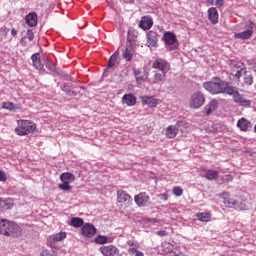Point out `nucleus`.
I'll list each match as a JSON object with an SVG mask.
<instances>
[{"mask_svg": "<svg viewBox=\"0 0 256 256\" xmlns=\"http://www.w3.org/2000/svg\"><path fill=\"white\" fill-rule=\"evenodd\" d=\"M203 87L211 95H227L229 89H231L229 82L222 80L219 77H214L212 81L204 82Z\"/></svg>", "mask_w": 256, "mask_h": 256, "instance_id": "f257e3e1", "label": "nucleus"}, {"mask_svg": "<svg viewBox=\"0 0 256 256\" xmlns=\"http://www.w3.org/2000/svg\"><path fill=\"white\" fill-rule=\"evenodd\" d=\"M21 227L15 222H11L7 219L0 220V235L6 237H21Z\"/></svg>", "mask_w": 256, "mask_h": 256, "instance_id": "f03ea898", "label": "nucleus"}, {"mask_svg": "<svg viewBox=\"0 0 256 256\" xmlns=\"http://www.w3.org/2000/svg\"><path fill=\"white\" fill-rule=\"evenodd\" d=\"M162 41L165 43V48L168 51H175L179 49V41L177 40V36L173 32H165L162 36Z\"/></svg>", "mask_w": 256, "mask_h": 256, "instance_id": "7ed1b4c3", "label": "nucleus"}, {"mask_svg": "<svg viewBox=\"0 0 256 256\" xmlns=\"http://www.w3.org/2000/svg\"><path fill=\"white\" fill-rule=\"evenodd\" d=\"M37 125L29 120H22L19 123V127L15 129L17 135H29V133H35Z\"/></svg>", "mask_w": 256, "mask_h": 256, "instance_id": "20e7f679", "label": "nucleus"}, {"mask_svg": "<svg viewBox=\"0 0 256 256\" xmlns=\"http://www.w3.org/2000/svg\"><path fill=\"white\" fill-rule=\"evenodd\" d=\"M226 95H230V97H233L234 103H237L238 105H241V107H250L251 106V101L247 100L233 86H230V89H228V92H227Z\"/></svg>", "mask_w": 256, "mask_h": 256, "instance_id": "39448f33", "label": "nucleus"}, {"mask_svg": "<svg viewBox=\"0 0 256 256\" xmlns=\"http://www.w3.org/2000/svg\"><path fill=\"white\" fill-rule=\"evenodd\" d=\"M205 105V94L201 92H194L189 99L190 109H201Z\"/></svg>", "mask_w": 256, "mask_h": 256, "instance_id": "423d86ee", "label": "nucleus"}, {"mask_svg": "<svg viewBox=\"0 0 256 256\" xmlns=\"http://www.w3.org/2000/svg\"><path fill=\"white\" fill-rule=\"evenodd\" d=\"M152 69H156L160 73H168L169 69H171V64L164 58H157L152 63Z\"/></svg>", "mask_w": 256, "mask_h": 256, "instance_id": "0eeeda50", "label": "nucleus"}, {"mask_svg": "<svg viewBox=\"0 0 256 256\" xmlns=\"http://www.w3.org/2000/svg\"><path fill=\"white\" fill-rule=\"evenodd\" d=\"M61 91H63L64 93H66V95H69L70 97H77L78 93H81V89H83V87L79 86V87H75L71 84H67V83H63L60 86Z\"/></svg>", "mask_w": 256, "mask_h": 256, "instance_id": "6e6552de", "label": "nucleus"}, {"mask_svg": "<svg viewBox=\"0 0 256 256\" xmlns=\"http://www.w3.org/2000/svg\"><path fill=\"white\" fill-rule=\"evenodd\" d=\"M134 201L138 207H149V205H151L149 195H147L145 192H141L140 194L136 195L134 197Z\"/></svg>", "mask_w": 256, "mask_h": 256, "instance_id": "1a4fd4ad", "label": "nucleus"}, {"mask_svg": "<svg viewBox=\"0 0 256 256\" xmlns=\"http://www.w3.org/2000/svg\"><path fill=\"white\" fill-rule=\"evenodd\" d=\"M165 77H167V73L154 70L150 83L151 85H161V83H165Z\"/></svg>", "mask_w": 256, "mask_h": 256, "instance_id": "9d476101", "label": "nucleus"}, {"mask_svg": "<svg viewBox=\"0 0 256 256\" xmlns=\"http://www.w3.org/2000/svg\"><path fill=\"white\" fill-rule=\"evenodd\" d=\"M217 109H219V102L217 101V99H212L209 101L208 104L204 106L203 113L204 115L209 117V115H211V113H215Z\"/></svg>", "mask_w": 256, "mask_h": 256, "instance_id": "9b49d317", "label": "nucleus"}, {"mask_svg": "<svg viewBox=\"0 0 256 256\" xmlns=\"http://www.w3.org/2000/svg\"><path fill=\"white\" fill-rule=\"evenodd\" d=\"M81 233L84 237H88L91 239L94 235L97 233V228H95V225L91 223H86L81 228Z\"/></svg>", "mask_w": 256, "mask_h": 256, "instance_id": "f8f14e48", "label": "nucleus"}, {"mask_svg": "<svg viewBox=\"0 0 256 256\" xmlns=\"http://www.w3.org/2000/svg\"><path fill=\"white\" fill-rule=\"evenodd\" d=\"M103 256H116L119 255V248L115 245H107L99 248Z\"/></svg>", "mask_w": 256, "mask_h": 256, "instance_id": "ddd939ff", "label": "nucleus"}, {"mask_svg": "<svg viewBox=\"0 0 256 256\" xmlns=\"http://www.w3.org/2000/svg\"><path fill=\"white\" fill-rule=\"evenodd\" d=\"M224 205L226 207H229L230 209H236L237 211H245V204L235 201L232 198L224 199L223 201Z\"/></svg>", "mask_w": 256, "mask_h": 256, "instance_id": "4468645a", "label": "nucleus"}, {"mask_svg": "<svg viewBox=\"0 0 256 256\" xmlns=\"http://www.w3.org/2000/svg\"><path fill=\"white\" fill-rule=\"evenodd\" d=\"M122 103L127 107H135V105H137V97H135V95H133L132 93L125 94L122 97Z\"/></svg>", "mask_w": 256, "mask_h": 256, "instance_id": "2eb2a0df", "label": "nucleus"}, {"mask_svg": "<svg viewBox=\"0 0 256 256\" xmlns=\"http://www.w3.org/2000/svg\"><path fill=\"white\" fill-rule=\"evenodd\" d=\"M208 19L212 25L219 23V11H217V8L211 7L208 9Z\"/></svg>", "mask_w": 256, "mask_h": 256, "instance_id": "dca6fc26", "label": "nucleus"}, {"mask_svg": "<svg viewBox=\"0 0 256 256\" xmlns=\"http://www.w3.org/2000/svg\"><path fill=\"white\" fill-rule=\"evenodd\" d=\"M139 27L143 29L144 31H148L151 27H153V19L149 16L142 17Z\"/></svg>", "mask_w": 256, "mask_h": 256, "instance_id": "f3484780", "label": "nucleus"}, {"mask_svg": "<svg viewBox=\"0 0 256 256\" xmlns=\"http://www.w3.org/2000/svg\"><path fill=\"white\" fill-rule=\"evenodd\" d=\"M140 99L144 105L148 107H157L159 105V100L149 96H140Z\"/></svg>", "mask_w": 256, "mask_h": 256, "instance_id": "a211bd4d", "label": "nucleus"}, {"mask_svg": "<svg viewBox=\"0 0 256 256\" xmlns=\"http://www.w3.org/2000/svg\"><path fill=\"white\" fill-rule=\"evenodd\" d=\"M147 42L150 47H159L158 40H157V32L150 31L147 33Z\"/></svg>", "mask_w": 256, "mask_h": 256, "instance_id": "6ab92c4d", "label": "nucleus"}, {"mask_svg": "<svg viewBox=\"0 0 256 256\" xmlns=\"http://www.w3.org/2000/svg\"><path fill=\"white\" fill-rule=\"evenodd\" d=\"M133 53V46H131V44H127L125 50L122 53V57L125 59V61L131 62L133 60Z\"/></svg>", "mask_w": 256, "mask_h": 256, "instance_id": "aec40b11", "label": "nucleus"}, {"mask_svg": "<svg viewBox=\"0 0 256 256\" xmlns=\"http://www.w3.org/2000/svg\"><path fill=\"white\" fill-rule=\"evenodd\" d=\"M177 133H179V129L175 125H170L165 130V135L168 139H175Z\"/></svg>", "mask_w": 256, "mask_h": 256, "instance_id": "412c9836", "label": "nucleus"}, {"mask_svg": "<svg viewBox=\"0 0 256 256\" xmlns=\"http://www.w3.org/2000/svg\"><path fill=\"white\" fill-rule=\"evenodd\" d=\"M118 203H130L133 201V198H131V195L125 193L123 190H119L118 192Z\"/></svg>", "mask_w": 256, "mask_h": 256, "instance_id": "4be33fe9", "label": "nucleus"}, {"mask_svg": "<svg viewBox=\"0 0 256 256\" xmlns=\"http://www.w3.org/2000/svg\"><path fill=\"white\" fill-rule=\"evenodd\" d=\"M31 60L33 62V66L35 67V69H37L38 71H42L43 69V63H41V56L39 53L33 54L31 56Z\"/></svg>", "mask_w": 256, "mask_h": 256, "instance_id": "5701e85b", "label": "nucleus"}, {"mask_svg": "<svg viewBox=\"0 0 256 256\" xmlns=\"http://www.w3.org/2000/svg\"><path fill=\"white\" fill-rule=\"evenodd\" d=\"M237 127L240 128V131H249V129H251L252 125L251 122L245 118H241L240 120H238L237 122Z\"/></svg>", "mask_w": 256, "mask_h": 256, "instance_id": "b1692460", "label": "nucleus"}, {"mask_svg": "<svg viewBox=\"0 0 256 256\" xmlns=\"http://www.w3.org/2000/svg\"><path fill=\"white\" fill-rule=\"evenodd\" d=\"M25 21L29 27H36L37 25V13L31 12L25 17Z\"/></svg>", "mask_w": 256, "mask_h": 256, "instance_id": "393cba45", "label": "nucleus"}, {"mask_svg": "<svg viewBox=\"0 0 256 256\" xmlns=\"http://www.w3.org/2000/svg\"><path fill=\"white\" fill-rule=\"evenodd\" d=\"M202 177H205L208 181H216L219 177V172L217 170H206Z\"/></svg>", "mask_w": 256, "mask_h": 256, "instance_id": "a878e982", "label": "nucleus"}, {"mask_svg": "<svg viewBox=\"0 0 256 256\" xmlns=\"http://www.w3.org/2000/svg\"><path fill=\"white\" fill-rule=\"evenodd\" d=\"M253 37V30H245L235 34V39L247 40Z\"/></svg>", "mask_w": 256, "mask_h": 256, "instance_id": "bb28decb", "label": "nucleus"}, {"mask_svg": "<svg viewBox=\"0 0 256 256\" xmlns=\"http://www.w3.org/2000/svg\"><path fill=\"white\" fill-rule=\"evenodd\" d=\"M60 180L62 183H73V181H75V175L71 172H65L60 175Z\"/></svg>", "mask_w": 256, "mask_h": 256, "instance_id": "cd10ccee", "label": "nucleus"}, {"mask_svg": "<svg viewBox=\"0 0 256 256\" xmlns=\"http://www.w3.org/2000/svg\"><path fill=\"white\" fill-rule=\"evenodd\" d=\"M243 81L246 87H251V85H253V73H251V71L244 72Z\"/></svg>", "mask_w": 256, "mask_h": 256, "instance_id": "c85d7f7f", "label": "nucleus"}, {"mask_svg": "<svg viewBox=\"0 0 256 256\" xmlns=\"http://www.w3.org/2000/svg\"><path fill=\"white\" fill-rule=\"evenodd\" d=\"M70 225L72 227H75L76 229H79V227H83V225H85V221L83 220V218L73 217L70 220Z\"/></svg>", "mask_w": 256, "mask_h": 256, "instance_id": "c756f323", "label": "nucleus"}, {"mask_svg": "<svg viewBox=\"0 0 256 256\" xmlns=\"http://www.w3.org/2000/svg\"><path fill=\"white\" fill-rule=\"evenodd\" d=\"M117 57H119V50L110 57L108 62V69H113L117 65Z\"/></svg>", "mask_w": 256, "mask_h": 256, "instance_id": "7c9ffc66", "label": "nucleus"}, {"mask_svg": "<svg viewBox=\"0 0 256 256\" xmlns=\"http://www.w3.org/2000/svg\"><path fill=\"white\" fill-rule=\"evenodd\" d=\"M95 243H97L98 245H105V243H111V240H109L108 236H103V235H98L95 238Z\"/></svg>", "mask_w": 256, "mask_h": 256, "instance_id": "2f4dec72", "label": "nucleus"}, {"mask_svg": "<svg viewBox=\"0 0 256 256\" xmlns=\"http://www.w3.org/2000/svg\"><path fill=\"white\" fill-rule=\"evenodd\" d=\"M0 207H2V209H11V207H13V200L0 199Z\"/></svg>", "mask_w": 256, "mask_h": 256, "instance_id": "473e14b6", "label": "nucleus"}, {"mask_svg": "<svg viewBox=\"0 0 256 256\" xmlns=\"http://www.w3.org/2000/svg\"><path fill=\"white\" fill-rule=\"evenodd\" d=\"M2 109H6L7 111H17V105L13 102H3Z\"/></svg>", "mask_w": 256, "mask_h": 256, "instance_id": "72a5a7b5", "label": "nucleus"}, {"mask_svg": "<svg viewBox=\"0 0 256 256\" xmlns=\"http://www.w3.org/2000/svg\"><path fill=\"white\" fill-rule=\"evenodd\" d=\"M196 217L199 221L207 222L209 219H211V214L207 212H199L196 214Z\"/></svg>", "mask_w": 256, "mask_h": 256, "instance_id": "f704fd0d", "label": "nucleus"}, {"mask_svg": "<svg viewBox=\"0 0 256 256\" xmlns=\"http://www.w3.org/2000/svg\"><path fill=\"white\" fill-rule=\"evenodd\" d=\"M67 238V233L65 232H59V233H56L52 236V239L53 241H63V239H66Z\"/></svg>", "mask_w": 256, "mask_h": 256, "instance_id": "c9c22d12", "label": "nucleus"}, {"mask_svg": "<svg viewBox=\"0 0 256 256\" xmlns=\"http://www.w3.org/2000/svg\"><path fill=\"white\" fill-rule=\"evenodd\" d=\"M129 255H135V256H145V254H143V252L137 250V248H130L128 250Z\"/></svg>", "mask_w": 256, "mask_h": 256, "instance_id": "e433bc0d", "label": "nucleus"}, {"mask_svg": "<svg viewBox=\"0 0 256 256\" xmlns=\"http://www.w3.org/2000/svg\"><path fill=\"white\" fill-rule=\"evenodd\" d=\"M58 187L61 191H69L71 189V186L67 182H62Z\"/></svg>", "mask_w": 256, "mask_h": 256, "instance_id": "4c0bfd02", "label": "nucleus"}, {"mask_svg": "<svg viewBox=\"0 0 256 256\" xmlns=\"http://www.w3.org/2000/svg\"><path fill=\"white\" fill-rule=\"evenodd\" d=\"M173 193L176 197H181V195H183V189H181V187H174Z\"/></svg>", "mask_w": 256, "mask_h": 256, "instance_id": "58836bf2", "label": "nucleus"}, {"mask_svg": "<svg viewBox=\"0 0 256 256\" xmlns=\"http://www.w3.org/2000/svg\"><path fill=\"white\" fill-rule=\"evenodd\" d=\"M246 71L247 70H243V69L237 70L234 77H236V79H241V77H243V75H245Z\"/></svg>", "mask_w": 256, "mask_h": 256, "instance_id": "ea45409f", "label": "nucleus"}, {"mask_svg": "<svg viewBox=\"0 0 256 256\" xmlns=\"http://www.w3.org/2000/svg\"><path fill=\"white\" fill-rule=\"evenodd\" d=\"M231 181H233V176L227 174L222 178V182L223 183H231Z\"/></svg>", "mask_w": 256, "mask_h": 256, "instance_id": "a19ab883", "label": "nucleus"}, {"mask_svg": "<svg viewBox=\"0 0 256 256\" xmlns=\"http://www.w3.org/2000/svg\"><path fill=\"white\" fill-rule=\"evenodd\" d=\"M27 37L29 41H33V39H35V33H33V30L28 29L27 31Z\"/></svg>", "mask_w": 256, "mask_h": 256, "instance_id": "79ce46f5", "label": "nucleus"}, {"mask_svg": "<svg viewBox=\"0 0 256 256\" xmlns=\"http://www.w3.org/2000/svg\"><path fill=\"white\" fill-rule=\"evenodd\" d=\"M46 67L47 69H49L50 71H55V64L53 62H47L46 63Z\"/></svg>", "mask_w": 256, "mask_h": 256, "instance_id": "37998d69", "label": "nucleus"}, {"mask_svg": "<svg viewBox=\"0 0 256 256\" xmlns=\"http://www.w3.org/2000/svg\"><path fill=\"white\" fill-rule=\"evenodd\" d=\"M158 198L162 201H167V199H169V195L167 193L158 194Z\"/></svg>", "mask_w": 256, "mask_h": 256, "instance_id": "c03bdc74", "label": "nucleus"}, {"mask_svg": "<svg viewBox=\"0 0 256 256\" xmlns=\"http://www.w3.org/2000/svg\"><path fill=\"white\" fill-rule=\"evenodd\" d=\"M215 5H216V7H218L219 9H221V7H222L223 5H225V0H216V1H215Z\"/></svg>", "mask_w": 256, "mask_h": 256, "instance_id": "a18cd8bd", "label": "nucleus"}, {"mask_svg": "<svg viewBox=\"0 0 256 256\" xmlns=\"http://www.w3.org/2000/svg\"><path fill=\"white\" fill-rule=\"evenodd\" d=\"M156 235H158L159 237H167V231L159 230L156 232Z\"/></svg>", "mask_w": 256, "mask_h": 256, "instance_id": "49530a36", "label": "nucleus"}, {"mask_svg": "<svg viewBox=\"0 0 256 256\" xmlns=\"http://www.w3.org/2000/svg\"><path fill=\"white\" fill-rule=\"evenodd\" d=\"M235 68L236 69H239V70H245V64L241 63V62H238L235 64Z\"/></svg>", "mask_w": 256, "mask_h": 256, "instance_id": "de8ad7c7", "label": "nucleus"}, {"mask_svg": "<svg viewBox=\"0 0 256 256\" xmlns=\"http://www.w3.org/2000/svg\"><path fill=\"white\" fill-rule=\"evenodd\" d=\"M0 181L5 182L7 181V176L3 171L0 170Z\"/></svg>", "mask_w": 256, "mask_h": 256, "instance_id": "09e8293b", "label": "nucleus"}, {"mask_svg": "<svg viewBox=\"0 0 256 256\" xmlns=\"http://www.w3.org/2000/svg\"><path fill=\"white\" fill-rule=\"evenodd\" d=\"M253 29H256V23L255 22H250L249 26H248V31H252Z\"/></svg>", "mask_w": 256, "mask_h": 256, "instance_id": "8fccbe9b", "label": "nucleus"}, {"mask_svg": "<svg viewBox=\"0 0 256 256\" xmlns=\"http://www.w3.org/2000/svg\"><path fill=\"white\" fill-rule=\"evenodd\" d=\"M26 40H27V37L21 38L20 43H21L22 47H27V41Z\"/></svg>", "mask_w": 256, "mask_h": 256, "instance_id": "3c124183", "label": "nucleus"}, {"mask_svg": "<svg viewBox=\"0 0 256 256\" xmlns=\"http://www.w3.org/2000/svg\"><path fill=\"white\" fill-rule=\"evenodd\" d=\"M220 197L222 198V199H228L227 197H229V192H224V193H221L220 194Z\"/></svg>", "mask_w": 256, "mask_h": 256, "instance_id": "603ef678", "label": "nucleus"}, {"mask_svg": "<svg viewBox=\"0 0 256 256\" xmlns=\"http://www.w3.org/2000/svg\"><path fill=\"white\" fill-rule=\"evenodd\" d=\"M133 74L135 75V77H139V75H141V70H134Z\"/></svg>", "mask_w": 256, "mask_h": 256, "instance_id": "864d4df0", "label": "nucleus"}, {"mask_svg": "<svg viewBox=\"0 0 256 256\" xmlns=\"http://www.w3.org/2000/svg\"><path fill=\"white\" fill-rule=\"evenodd\" d=\"M65 81H74L73 78L69 75L64 76Z\"/></svg>", "mask_w": 256, "mask_h": 256, "instance_id": "5fc2aeb1", "label": "nucleus"}, {"mask_svg": "<svg viewBox=\"0 0 256 256\" xmlns=\"http://www.w3.org/2000/svg\"><path fill=\"white\" fill-rule=\"evenodd\" d=\"M11 35H13V37H15V35H17V30L15 28H13L11 30Z\"/></svg>", "mask_w": 256, "mask_h": 256, "instance_id": "6e6d98bb", "label": "nucleus"}, {"mask_svg": "<svg viewBox=\"0 0 256 256\" xmlns=\"http://www.w3.org/2000/svg\"><path fill=\"white\" fill-rule=\"evenodd\" d=\"M207 3H210V5H214L215 4V0H206Z\"/></svg>", "mask_w": 256, "mask_h": 256, "instance_id": "4d7b16f0", "label": "nucleus"}, {"mask_svg": "<svg viewBox=\"0 0 256 256\" xmlns=\"http://www.w3.org/2000/svg\"><path fill=\"white\" fill-rule=\"evenodd\" d=\"M124 3H133V0H123Z\"/></svg>", "mask_w": 256, "mask_h": 256, "instance_id": "13d9d810", "label": "nucleus"}]
</instances>
